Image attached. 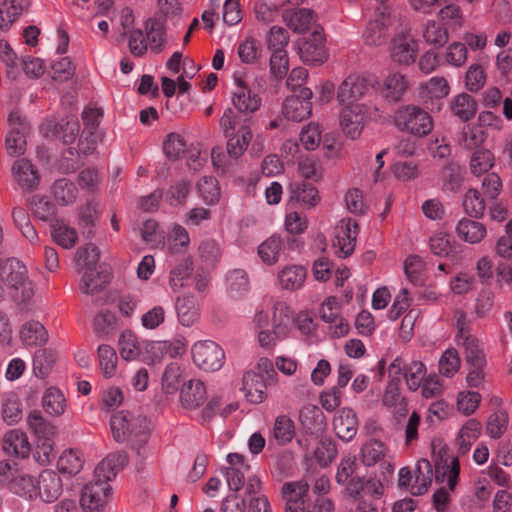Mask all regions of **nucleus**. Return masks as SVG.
<instances>
[{
  "mask_svg": "<svg viewBox=\"0 0 512 512\" xmlns=\"http://www.w3.org/2000/svg\"><path fill=\"white\" fill-rule=\"evenodd\" d=\"M128 462L126 453L111 454L101 461L94 471L95 480L87 483L80 495V505L84 512H101L112 497L109 484L115 478L118 468Z\"/></svg>",
  "mask_w": 512,
  "mask_h": 512,
  "instance_id": "obj_1",
  "label": "nucleus"
},
{
  "mask_svg": "<svg viewBox=\"0 0 512 512\" xmlns=\"http://www.w3.org/2000/svg\"><path fill=\"white\" fill-rule=\"evenodd\" d=\"M285 501V512H333L334 504L330 499L309 497V485L305 480L285 482L281 489Z\"/></svg>",
  "mask_w": 512,
  "mask_h": 512,
  "instance_id": "obj_2",
  "label": "nucleus"
},
{
  "mask_svg": "<svg viewBox=\"0 0 512 512\" xmlns=\"http://www.w3.org/2000/svg\"><path fill=\"white\" fill-rule=\"evenodd\" d=\"M110 428L116 442L131 441L139 447L147 443L150 435L147 417L135 415L127 410H121L111 416Z\"/></svg>",
  "mask_w": 512,
  "mask_h": 512,
  "instance_id": "obj_3",
  "label": "nucleus"
},
{
  "mask_svg": "<svg viewBox=\"0 0 512 512\" xmlns=\"http://www.w3.org/2000/svg\"><path fill=\"white\" fill-rule=\"evenodd\" d=\"M231 101L234 109L226 108L219 120L220 128L227 135L240 124H250L252 114L259 110L262 103L261 97L252 90L233 92Z\"/></svg>",
  "mask_w": 512,
  "mask_h": 512,
  "instance_id": "obj_4",
  "label": "nucleus"
},
{
  "mask_svg": "<svg viewBox=\"0 0 512 512\" xmlns=\"http://www.w3.org/2000/svg\"><path fill=\"white\" fill-rule=\"evenodd\" d=\"M394 124L400 131L418 137L428 135L433 129L431 115L419 106L406 105L399 108L394 116Z\"/></svg>",
  "mask_w": 512,
  "mask_h": 512,
  "instance_id": "obj_5",
  "label": "nucleus"
},
{
  "mask_svg": "<svg viewBox=\"0 0 512 512\" xmlns=\"http://www.w3.org/2000/svg\"><path fill=\"white\" fill-rule=\"evenodd\" d=\"M27 424L37 438L34 456L38 461L49 462L53 452L55 426L46 421L39 410H32L28 414Z\"/></svg>",
  "mask_w": 512,
  "mask_h": 512,
  "instance_id": "obj_6",
  "label": "nucleus"
},
{
  "mask_svg": "<svg viewBox=\"0 0 512 512\" xmlns=\"http://www.w3.org/2000/svg\"><path fill=\"white\" fill-rule=\"evenodd\" d=\"M193 362L202 370L218 371L224 364L225 353L214 341L196 342L191 349Z\"/></svg>",
  "mask_w": 512,
  "mask_h": 512,
  "instance_id": "obj_7",
  "label": "nucleus"
},
{
  "mask_svg": "<svg viewBox=\"0 0 512 512\" xmlns=\"http://www.w3.org/2000/svg\"><path fill=\"white\" fill-rule=\"evenodd\" d=\"M313 93L310 88H301L298 94L287 96L282 104V113L288 120L301 122L310 117Z\"/></svg>",
  "mask_w": 512,
  "mask_h": 512,
  "instance_id": "obj_8",
  "label": "nucleus"
},
{
  "mask_svg": "<svg viewBox=\"0 0 512 512\" xmlns=\"http://www.w3.org/2000/svg\"><path fill=\"white\" fill-rule=\"evenodd\" d=\"M302 61L309 65H321L327 60L323 28L315 29L299 46Z\"/></svg>",
  "mask_w": 512,
  "mask_h": 512,
  "instance_id": "obj_9",
  "label": "nucleus"
},
{
  "mask_svg": "<svg viewBox=\"0 0 512 512\" xmlns=\"http://www.w3.org/2000/svg\"><path fill=\"white\" fill-rule=\"evenodd\" d=\"M45 136L54 137L63 142L64 145L72 144L80 131V124L74 116L62 118L60 121L55 119L47 120L42 126Z\"/></svg>",
  "mask_w": 512,
  "mask_h": 512,
  "instance_id": "obj_10",
  "label": "nucleus"
},
{
  "mask_svg": "<svg viewBox=\"0 0 512 512\" xmlns=\"http://www.w3.org/2000/svg\"><path fill=\"white\" fill-rule=\"evenodd\" d=\"M366 113L364 107L358 104L349 105L340 113V125L343 133L350 139H357L363 130Z\"/></svg>",
  "mask_w": 512,
  "mask_h": 512,
  "instance_id": "obj_11",
  "label": "nucleus"
},
{
  "mask_svg": "<svg viewBox=\"0 0 512 512\" xmlns=\"http://www.w3.org/2000/svg\"><path fill=\"white\" fill-rule=\"evenodd\" d=\"M112 273L105 265H97L86 269L81 279L80 290L84 294L93 295L100 292L110 282Z\"/></svg>",
  "mask_w": 512,
  "mask_h": 512,
  "instance_id": "obj_12",
  "label": "nucleus"
},
{
  "mask_svg": "<svg viewBox=\"0 0 512 512\" xmlns=\"http://www.w3.org/2000/svg\"><path fill=\"white\" fill-rule=\"evenodd\" d=\"M333 430L337 437L345 442L351 441L358 431V419L355 411L343 407L333 419Z\"/></svg>",
  "mask_w": 512,
  "mask_h": 512,
  "instance_id": "obj_13",
  "label": "nucleus"
},
{
  "mask_svg": "<svg viewBox=\"0 0 512 512\" xmlns=\"http://www.w3.org/2000/svg\"><path fill=\"white\" fill-rule=\"evenodd\" d=\"M417 42L407 35H398L391 41L392 60L400 65H409L416 59Z\"/></svg>",
  "mask_w": 512,
  "mask_h": 512,
  "instance_id": "obj_14",
  "label": "nucleus"
},
{
  "mask_svg": "<svg viewBox=\"0 0 512 512\" xmlns=\"http://www.w3.org/2000/svg\"><path fill=\"white\" fill-rule=\"evenodd\" d=\"M38 496L46 503L56 501L62 493V480L57 472L44 470L37 479Z\"/></svg>",
  "mask_w": 512,
  "mask_h": 512,
  "instance_id": "obj_15",
  "label": "nucleus"
},
{
  "mask_svg": "<svg viewBox=\"0 0 512 512\" xmlns=\"http://www.w3.org/2000/svg\"><path fill=\"white\" fill-rule=\"evenodd\" d=\"M238 130L231 129L228 133H224L227 140V154L232 159H238L247 149L251 139L252 132L250 124H240L237 126Z\"/></svg>",
  "mask_w": 512,
  "mask_h": 512,
  "instance_id": "obj_16",
  "label": "nucleus"
},
{
  "mask_svg": "<svg viewBox=\"0 0 512 512\" xmlns=\"http://www.w3.org/2000/svg\"><path fill=\"white\" fill-rule=\"evenodd\" d=\"M207 398V391L204 383L200 380H189L183 383L180 390V403L185 409H196L200 407Z\"/></svg>",
  "mask_w": 512,
  "mask_h": 512,
  "instance_id": "obj_17",
  "label": "nucleus"
},
{
  "mask_svg": "<svg viewBox=\"0 0 512 512\" xmlns=\"http://www.w3.org/2000/svg\"><path fill=\"white\" fill-rule=\"evenodd\" d=\"M12 172L22 189L33 191L38 187L40 177L30 160L22 158L15 161Z\"/></svg>",
  "mask_w": 512,
  "mask_h": 512,
  "instance_id": "obj_18",
  "label": "nucleus"
},
{
  "mask_svg": "<svg viewBox=\"0 0 512 512\" xmlns=\"http://www.w3.org/2000/svg\"><path fill=\"white\" fill-rule=\"evenodd\" d=\"M30 444L26 433L20 429H12L3 437V451L17 458H26L30 454Z\"/></svg>",
  "mask_w": 512,
  "mask_h": 512,
  "instance_id": "obj_19",
  "label": "nucleus"
},
{
  "mask_svg": "<svg viewBox=\"0 0 512 512\" xmlns=\"http://www.w3.org/2000/svg\"><path fill=\"white\" fill-rule=\"evenodd\" d=\"M246 399L254 404H259L266 398V383L263 375L248 371L243 375L242 388Z\"/></svg>",
  "mask_w": 512,
  "mask_h": 512,
  "instance_id": "obj_20",
  "label": "nucleus"
},
{
  "mask_svg": "<svg viewBox=\"0 0 512 512\" xmlns=\"http://www.w3.org/2000/svg\"><path fill=\"white\" fill-rule=\"evenodd\" d=\"M0 278L11 288L18 289L25 284L27 269L16 258H8L0 266Z\"/></svg>",
  "mask_w": 512,
  "mask_h": 512,
  "instance_id": "obj_21",
  "label": "nucleus"
},
{
  "mask_svg": "<svg viewBox=\"0 0 512 512\" xmlns=\"http://www.w3.org/2000/svg\"><path fill=\"white\" fill-rule=\"evenodd\" d=\"M466 174L467 170L464 165L453 160L448 161L440 172L443 190L457 192L461 188Z\"/></svg>",
  "mask_w": 512,
  "mask_h": 512,
  "instance_id": "obj_22",
  "label": "nucleus"
},
{
  "mask_svg": "<svg viewBox=\"0 0 512 512\" xmlns=\"http://www.w3.org/2000/svg\"><path fill=\"white\" fill-rule=\"evenodd\" d=\"M299 421L311 434L324 431L327 425L325 414L313 404H306L300 409Z\"/></svg>",
  "mask_w": 512,
  "mask_h": 512,
  "instance_id": "obj_23",
  "label": "nucleus"
},
{
  "mask_svg": "<svg viewBox=\"0 0 512 512\" xmlns=\"http://www.w3.org/2000/svg\"><path fill=\"white\" fill-rule=\"evenodd\" d=\"M289 192L290 201L299 202L305 208L315 207L320 201L317 188L306 181L291 183Z\"/></svg>",
  "mask_w": 512,
  "mask_h": 512,
  "instance_id": "obj_24",
  "label": "nucleus"
},
{
  "mask_svg": "<svg viewBox=\"0 0 512 512\" xmlns=\"http://www.w3.org/2000/svg\"><path fill=\"white\" fill-rule=\"evenodd\" d=\"M30 4L27 0H4L0 5V30L8 31Z\"/></svg>",
  "mask_w": 512,
  "mask_h": 512,
  "instance_id": "obj_25",
  "label": "nucleus"
},
{
  "mask_svg": "<svg viewBox=\"0 0 512 512\" xmlns=\"http://www.w3.org/2000/svg\"><path fill=\"white\" fill-rule=\"evenodd\" d=\"M451 113L462 122H468L476 115L478 106L476 100L467 93H460L451 99Z\"/></svg>",
  "mask_w": 512,
  "mask_h": 512,
  "instance_id": "obj_26",
  "label": "nucleus"
},
{
  "mask_svg": "<svg viewBox=\"0 0 512 512\" xmlns=\"http://www.w3.org/2000/svg\"><path fill=\"white\" fill-rule=\"evenodd\" d=\"M118 319L109 310H102L93 319L92 328L96 337L109 340L117 331Z\"/></svg>",
  "mask_w": 512,
  "mask_h": 512,
  "instance_id": "obj_27",
  "label": "nucleus"
},
{
  "mask_svg": "<svg viewBox=\"0 0 512 512\" xmlns=\"http://www.w3.org/2000/svg\"><path fill=\"white\" fill-rule=\"evenodd\" d=\"M273 333L276 338H285L294 323L293 312L291 308L284 302H277L274 305L273 312Z\"/></svg>",
  "mask_w": 512,
  "mask_h": 512,
  "instance_id": "obj_28",
  "label": "nucleus"
},
{
  "mask_svg": "<svg viewBox=\"0 0 512 512\" xmlns=\"http://www.w3.org/2000/svg\"><path fill=\"white\" fill-rule=\"evenodd\" d=\"M8 489L13 494L28 500L37 498L40 493L39 487H37V479L28 474H20L11 478Z\"/></svg>",
  "mask_w": 512,
  "mask_h": 512,
  "instance_id": "obj_29",
  "label": "nucleus"
},
{
  "mask_svg": "<svg viewBox=\"0 0 512 512\" xmlns=\"http://www.w3.org/2000/svg\"><path fill=\"white\" fill-rule=\"evenodd\" d=\"M408 88L406 78L400 73H393L385 79L381 92L388 102L396 103L402 99Z\"/></svg>",
  "mask_w": 512,
  "mask_h": 512,
  "instance_id": "obj_30",
  "label": "nucleus"
},
{
  "mask_svg": "<svg viewBox=\"0 0 512 512\" xmlns=\"http://www.w3.org/2000/svg\"><path fill=\"white\" fill-rule=\"evenodd\" d=\"M307 276V269L302 265H289L278 274L280 285L283 289L295 291L301 288Z\"/></svg>",
  "mask_w": 512,
  "mask_h": 512,
  "instance_id": "obj_31",
  "label": "nucleus"
},
{
  "mask_svg": "<svg viewBox=\"0 0 512 512\" xmlns=\"http://www.w3.org/2000/svg\"><path fill=\"white\" fill-rule=\"evenodd\" d=\"M283 18L293 31L303 33L316 21V14L311 9L301 8L295 12L284 11Z\"/></svg>",
  "mask_w": 512,
  "mask_h": 512,
  "instance_id": "obj_32",
  "label": "nucleus"
},
{
  "mask_svg": "<svg viewBox=\"0 0 512 512\" xmlns=\"http://www.w3.org/2000/svg\"><path fill=\"white\" fill-rule=\"evenodd\" d=\"M51 192L55 201L61 206L73 204L78 196V189L74 182L67 178L54 181Z\"/></svg>",
  "mask_w": 512,
  "mask_h": 512,
  "instance_id": "obj_33",
  "label": "nucleus"
},
{
  "mask_svg": "<svg viewBox=\"0 0 512 512\" xmlns=\"http://www.w3.org/2000/svg\"><path fill=\"white\" fill-rule=\"evenodd\" d=\"M175 309L179 322L190 327L198 318L197 301L193 295L179 296L176 300Z\"/></svg>",
  "mask_w": 512,
  "mask_h": 512,
  "instance_id": "obj_34",
  "label": "nucleus"
},
{
  "mask_svg": "<svg viewBox=\"0 0 512 512\" xmlns=\"http://www.w3.org/2000/svg\"><path fill=\"white\" fill-rule=\"evenodd\" d=\"M20 339L26 346H42L48 340V333L40 322L32 320L21 327Z\"/></svg>",
  "mask_w": 512,
  "mask_h": 512,
  "instance_id": "obj_35",
  "label": "nucleus"
},
{
  "mask_svg": "<svg viewBox=\"0 0 512 512\" xmlns=\"http://www.w3.org/2000/svg\"><path fill=\"white\" fill-rule=\"evenodd\" d=\"M456 233L465 242L479 243L486 235V227L472 219L463 218L456 226Z\"/></svg>",
  "mask_w": 512,
  "mask_h": 512,
  "instance_id": "obj_36",
  "label": "nucleus"
},
{
  "mask_svg": "<svg viewBox=\"0 0 512 512\" xmlns=\"http://www.w3.org/2000/svg\"><path fill=\"white\" fill-rule=\"evenodd\" d=\"M387 19L384 13L379 17L368 23L366 30L363 34V39L366 45L378 46L381 45L387 38Z\"/></svg>",
  "mask_w": 512,
  "mask_h": 512,
  "instance_id": "obj_37",
  "label": "nucleus"
},
{
  "mask_svg": "<svg viewBox=\"0 0 512 512\" xmlns=\"http://www.w3.org/2000/svg\"><path fill=\"white\" fill-rule=\"evenodd\" d=\"M165 19L162 16L149 18L145 23L147 39L150 42L151 50L160 53L164 44L165 36Z\"/></svg>",
  "mask_w": 512,
  "mask_h": 512,
  "instance_id": "obj_38",
  "label": "nucleus"
},
{
  "mask_svg": "<svg viewBox=\"0 0 512 512\" xmlns=\"http://www.w3.org/2000/svg\"><path fill=\"white\" fill-rule=\"evenodd\" d=\"M283 247L282 238L273 234L258 246V255L267 265L278 262Z\"/></svg>",
  "mask_w": 512,
  "mask_h": 512,
  "instance_id": "obj_39",
  "label": "nucleus"
},
{
  "mask_svg": "<svg viewBox=\"0 0 512 512\" xmlns=\"http://www.w3.org/2000/svg\"><path fill=\"white\" fill-rule=\"evenodd\" d=\"M53 241L64 249H71L78 240V233L74 228L64 224L62 220H56L51 225Z\"/></svg>",
  "mask_w": 512,
  "mask_h": 512,
  "instance_id": "obj_40",
  "label": "nucleus"
},
{
  "mask_svg": "<svg viewBox=\"0 0 512 512\" xmlns=\"http://www.w3.org/2000/svg\"><path fill=\"white\" fill-rule=\"evenodd\" d=\"M42 406L49 415H62L66 409L64 394L56 387L47 388L42 397Z\"/></svg>",
  "mask_w": 512,
  "mask_h": 512,
  "instance_id": "obj_41",
  "label": "nucleus"
},
{
  "mask_svg": "<svg viewBox=\"0 0 512 512\" xmlns=\"http://www.w3.org/2000/svg\"><path fill=\"white\" fill-rule=\"evenodd\" d=\"M462 206L465 213L474 219L482 218L486 208L484 198L475 188H470L466 191L463 196Z\"/></svg>",
  "mask_w": 512,
  "mask_h": 512,
  "instance_id": "obj_42",
  "label": "nucleus"
},
{
  "mask_svg": "<svg viewBox=\"0 0 512 512\" xmlns=\"http://www.w3.org/2000/svg\"><path fill=\"white\" fill-rule=\"evenodd\" d=\"M194 270V264L191 257L184 258L180 263L170 271L169 285L173 291H178L184 286V281L189 279Z\"/></svg>",
  "mask_w": 512,
  "mask_h": 512,
  "instance_id": "obj_43",
  "label": "nucleus"
},
{
  "mask_svg": "<svg viewBox=\"0 0 512 512\" xmlns=\"http://www.w3.org/2000/svg\"><path fill=\"white\" fill-rule=\"evenodd\" d=\"M197 191L207 205H215L220 200L219 182L215 177H202L197 183Z\"/></svg>",
  "mask_w": 512,
  "mask_h": 512,
  "instance_id": "obj_44",
  "label": "nucleus"
},
{
  "mask_svg": "<svg viewBox=\"0 0 512 512\" xmlns=\"http://www.w3.org/2000/svg\"><path fill=\"white\" fill-rule=\"evenodd\" d=\"M57 359V354L51 349H39L33 356V370L37 377H46Z\"/></svg>",
  "mask_w": 512,
  "mask_h": 512,
  "instance_id": "obj_45",
  "label": "nucleus"
},
{
  "mask_svg": "<svg viewBox=\"0 0 512 512\" xmlns=\"http://www.w3.org/2000/svg\"><path fill=\"white\" fill-rule=\"evenodd\" d=\"M191 191V182L186 179L176 181L164 193V199L170 206H180L186 203Z\"/></svg>",
  "mask_w": 512,
  "mask_h": 512,
  "instance_id": "obj_46",
  "label": "nucleus"
},
{
  "mask_svg": "<svg viewBox=\"0 0 512 512\" xmlns=\"http://www.w3.org/2000/svg\"><path fill=\"white\" fill-rule=\"evenodd\" d=\"M99 260L100 250L92 243L80 246L76 251L75 261L76 265L80 267L79 272L84 268L86 270L99 265Z\"/></svg>",
  "mask_w": 512,
  "mask_h": 512,
  "instance_id": "obj_47",
  "label": "nucleus"
},
{
  "mask_svg": "<svg viewBox=\"0 0 512 512\" xmlns=\"http://www.w3.org/2000/svg\"><path fill=\"white\" fill-rule=\"evenodd\" d=\"M460 345L464 347L465 359L470 366L478 368L485 367L486 358L483 350L479 348L478 339L476 337H465Z\"/></svg>",
  "mask_w": 512,
  "mask_h": 512,
  "instance_id": "obj_48",
  "label": "nucleus"
},
{
  "mask_svg": "<svg viewBox=\"0 0 512 512\" xmlns=\"http://www.w3.org/2000/svg\"><path fill=\"white\" fill-rule=\"evenodd\" d=\"M227 290L232 297H240L249 289V279L243 269H234L226 277Z\"/></svg>",
  "mask_w": 512,
  "mask_h": 512,
  "instance_id": "obj_49",
  "label": "nucleus"
},
{
  "mask_svg": "<svg viewBox=\"0 0 512 512\" xmlns=\"http://www.w3.org/2000/svg\"><path fill=\"white\" fill-rule=\"evenodd\" d=\"M273 435L280 445H286L292 441L295 435V426L291 418L280 415L275 419Z\"/></svg>",
  "mask_w": 512,
  "mask_h": 512,
  "instance_id": "obj_50",
  "label": "nucleus"
},
{
  "mask_svg": "<svg viewBox=\"0 0 512 512\" xmlns=\"http://www.w3.org/2000/svg\"><path fill=\"white\" fill-rule=\"evenodd\" d=\"M97 353L103 375L111 378L115 374L118 361L115 349L110 345L102 344L98 347Z\"/></svg>",
  "mask_w": 512,
  "mask_h": 512,
  "instance_id": "obj_51",
  "label": "nucleus"
},
{
  "mask_svg": "<svg viewBox=\"0 0 512 512\" xmlns=\"http://www.w3.org/2000/svg\"><path fill=\"white\" fill-rule=\"evenodd\" d=\"M119 350L124 360H133L140 355V344L132 331L125 330L121 333L119 338Z\"/></svg>",
  "mask_w": 512,
  "mask_h": 512,
  "instance_id": "obj_52",
  "label": "nucleus"
},
{
  "mask_svg": "<svg viewBox=\"0 0 512 512\" xmlns=\"http://www.w3.org/2000/svg\"><path fill=\"white\" fill-rule=\"evenodd\" d=\"M181 368L177 363H170L166 366L162 375V388L165 393L173 394L183 385Z\"/></svg>",
  "mask_w": 512,
  "mask_h": 512,
  "instance_id": "obj_53",
  "label": "nucleus"
},
{
  "mask_svg": "<svg viewBox=\"0 0 512 512\" xmlns=\"http://www.w3.org/2000/svg\"><path fill=\"white\" fill-rule=\"evenodd\" d=\"M23 417L22 404L17 395L10 394L2 404V418L8 425L17 424Z\"/></svg>",
  "mask_w": 512,
  "mask_h": 512,
  "instance_id": "obj_54",
  "label": "nucleus"
},
{
  "mask_svg": "<svg viewBox=\"0 0 512 512\" xmlns=\"http://www.w3.org/2000/svg\"><path fill=\"white\" fill-rule=\"evenodd\" d=\"M404 271L413 285L422 286L424 284L423 260L420 256L409 255L404 261Z\"/></svg>",
  "mask_w": 512,
  "mask_h": 512,
  "instance_id": "obj_55",
  "label": "nucleus"
},
{
  "mask_svg": "<svg viewBox=\"0 0 512 512\" xmlns=\"http://www.w3.org/2000/svg\"><path fill=\"white\" fill-rule=\"evenodd\" d=\"M385 455L384 443L377 439H371L361 448L362 462L366 466H373Z\"/></svg>",
  "mask_w": 512,
  "mask_h": 512,
  "instance_id": "obj_56",
  "label": "nucleus"
},
{
  "mask_svg": "<svg viewBox=\"0 0 512 512\" xmlns=\"http://www.w3.org/2000/svg\"><path fill=\"white\" fill-rule=\"evenodd\" d=\"M12 218L16 227L21 231L22 235L29 241L37 239V233L31 223L30 216L26 209L15 207L12 211Z\"/></svg>",
  "mask_w": 512,
  "mask_h": 512,
  "instance_id": "obj_57",
  "label": "nucleus"
},
{
  "mask_svg": "<svg viewBox=\"0 0 512 512\" xmlns=\"http://www.w3.org/2000/svg\"><path fill=\"white\" fill-rule=\"evenodd\" d=\"M337 454L336 443L330 437L322 438L314 452L315 458L321 466H328L336 458Z\"/></svg>",
  "mask_w": 512,
  "mask_h": 512,
  "instance_id": "obj_58",
  "label": "nucleus"
},
{
  "mask_svg": "<svg viewBox=\"0 0 512 512\" xmlns=\"http://www.w3.org/2000/svg\"><path fill=\"white\" fill-rule=\"evenodd\" d=\"M494 156L487 149L476 150L470 159V169L472 174L481 175L486 173L494 165Z\"/></svg>",
  "mask_w": 512,
  "mask_h": 512,
  "instance_id": "obj_59",
  "label": "nucleus"
},
{
  "mask_svg": "<svg viewBox=\"0 0 512 512\" xmlns=\"http://www.w3.org/2000/svg\"><path fill=\"white\" fill-rule=\"evenodd\" d=\"M425 374L426 366L421 361H412L408 367L405 364V379L411 391H416L422 385Z\"/></svg>",
  "mask_w": 512,
  "mask_h": 512,
  "instance_id": "obj_60",
  "label": "nucleus"
},
{
  "mask_svg": "<svg viewBox=\"0 0 512 512\" xmlns=\"http://www.w3.org/2000/svg\"><path fill=\"white\" fill-rule=\"evenodd\" d=\"M84 461L76 451L70 449L65 451L58 459L57 467L60 472L69 475L77 474L83 467Z\"/></svg>",
  "mask_w": 512,
  "mask_h": 512,
  "instance_id": "obj_61",
  "label": "nucleus"
},
{
  "mask_svg": "<svg viewBox=\"0 0 512 512\" xmlns=\"http://www.w3.org/2000/svg\"><path fill=\"white\" fill-rule=\"evenodd\" d=\"M425 41L437 47L444 46L449 39L448 31L446 28L441 27L435 21H429L423 31Z\"/></svg>",
  "mask_w": 512,
  "mask_h": 512,
  "instance_id": "obj_62",
  "label": "nucleus"
},
{
  "mask_svg": "<svg viewBox=\"0 0 512 512\" xmlns=\"http://www.w3.org/2000/svg\"><path fill=\"white\" fill-rule=\"evenodd\" d=\"M29 131H18L11 129L6 136L5 146L10 156H20L24 154L26 147V134Z\"/></svg>",
  "mask_w": 512,
  "mask_h": 512,
  "instance_id": "obj_63",
  "label": "nucleus"
},
{
  "mask_svg": "<svg viewBox=\"0 0 512 512\" xmlns=\"http://www.w3.org/2000/svg\"><path fill=\"white\" fill-rule=\"evenodd\" d=\"M460 368V358L454 348H448L439 360V372L445 377H452Z\"/></svg>",
  "mask_w": 512,
  "mask_h": 512,
  "instance_id": "obj_64",
  "label": "nucleus"
}]
</instances>
